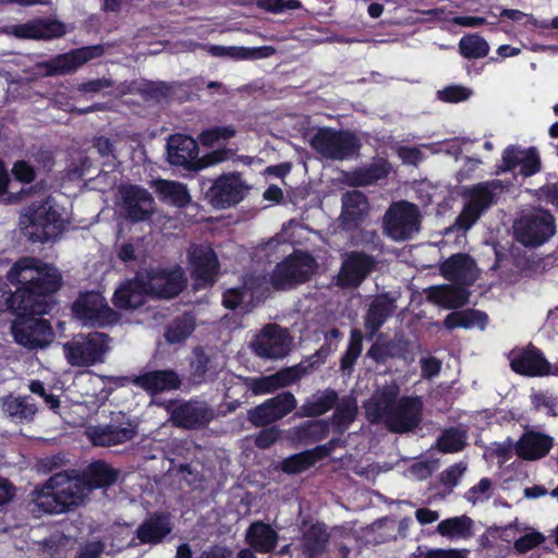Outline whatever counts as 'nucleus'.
<instances>
[{
	"label": "nucleus",
	"mask_w": 558,
	"mask_h": 558,
	"mask_svg": "<svg viewBox=\"0 0 558 558\" xmlns=\"http://www.w3.org/2000/svg\"><path fill=\"white\" fill-rule=\"evenodd\" d=\"M311 147L327 159L343 160L349 157V131L320 128L310 141Z\"/></svg>",
	"instance_id": "18"
},
{
	"label": "nucleus",
	"mask_w": 558,
	"mask_h": 558,
	"mask_svg": "<svg viewBox=\"0 0 558 558\" xmlns=\"http://www.w3.org/2000/svg\"><path fill=\"white\" fill-rule=\"evenodd\" d=\"M14 179L21 183H32L36 179L35 168L26 160H17L12 168Z\"/></svg>",
	"instance_id": "61"
},
{
	"label": "nucleus",
	"mask_w": 558,
	"mask_h": 558,
	"mask_svg": "<svg viewBox=\"0 0 558 558\" xmlns=\"http://www.w3.org/2000/svg\"><path fill=\"white\" fill-rule=\"evenodd\" d=\"M196 328V318L192 312H184L175 316L165 329V339L170 344L186 340Z\"/></svg>",
	"instance_id": "35"
},
{
	"label": "nucleus",
	"mask_w": 558,
	"mask_h": 558,
	"mask_svg": "<svg viewBox=\"0 0 558 558\" xmlns=\"http://www.w3.org/2000/svg\"><path fill=\"white\" fill-rule=\"evenodd\" d=\"M465 438V434L459 429H447L438 438L437 447L442 452H457L464 447Z\"/></svg>",
	"instance_id": "49"
},
{
	"label": "nucleus",
	"mask_w": 558,
	"mask_h": 558,
	"mask_svg": "<svg viewBox=\"0 0 558 558\" xmlns=\"http://www.w3.org/2000/svg\"><path fill=\"white\" fill-rule=\"evenodd\" d=\"M493 494V483L488 478H482L475 486L471 487L465 498L469 502L476 505L484 502L490 498Z\"/></svg>",
	"instance_id": "53"
},
{
	"label": "nucleus",
	"mask_w": 558,
	"mask_h": 558,
	"mask_svg": "<svg viewBox=\"0 0 558 558\" xmlns=\"http://www.w3.org/2000/svg\"><path fill=\"white\" fill-rule=\"evenodd\" d=\"M258 4L262 9L271 13H282L302 7L300 0H259Z\"/></svg>",
	"instance_id": "60"
},
{
	"label": "nucleus",
	"mask_w": 558,
	"mask_h": 558,
	"mask_svg": "<svg viewBox=\"0 0 558 558\" xmlns=\"http://www.w3.org/2000/svg\"><path fill=\"white\" fill-rule=\"evenodd\" d=\"M374 263L371 257L351 253V286H357L368 275Z\"/></svg>",
	"instance_id": "50"
},
{
	"label": "nucleus",
	"mask_w": 558,
	"mask_h": 558,
	"mask_svg": "<svg viewBox=\"0 0 558 558\" xmlns=\"http://www.w3.org/2000/svg\"><path fill=\"white\" fill-rule=\"evenodd\" d=\"M278 541V532L270 524L260 520L252 522L245 532V542L255 553L269 554L274 551Z\"/></svg>",
	"instance_id": "28"
},
{
	"label": "nucleus",
	"mask_w": 558,
	"mask_h": 558,
	"mask_svg": "<svg viewBox=\"0 0 558 558\" xmlns=\"http://www.w3.org/2000/svg\"><path fill=\"white\" fill-rule=\"evenodd\" d=\"M229 154L230 150L228 148H218L199 158L197 166H199V170H202L209 166L220 163L229 158Z\"/></svg>",
	"instance_id": "64"
},
{
	"label": "nucleus",
	"mask_w": 558,
	"mask_h": 558,
	"mask_svg": "<svg viewBox=\"0 0 558 558\" xmlns=\"http://www.w3.org/2000/svg\"><path fill=\"white\" fill-rule=\"evenodd\" d=\"M247 387L254 396L272 393L278 390L272 374L268 376L247 378Z\"/></svg>",
	"instance_id": "57"
},
{
	"label": "nucleus",
	"mask_w": 558,
	"mask_h": 558,
	"mask_svg": "<svg viewBox=\"0 0 558 558\" xmlns=\"http://www.w3.org/2000/svg\"><path fill=\"white\" fill-rule=\"evenodd\" d=\"M172 530L173 524L169 513L153 512L137 526L129 546L159 545L171 534Z\"/></svg>",
	"instance_id": "17"
},
{
	"label": "nucleus",
	"mask_w": 558,
	"mask_h": 558,
	"mask_svg": "<svg viewBox=\"0 0 558 558\" xmlns=\"http://www.w3.org/2000/svg\"><path fill=\"white\" fill-rule=\"evenodd\" d=\"M122 207L128 220L143 222L150 219L155 211L153 195L138 185H128L120 190Z\"/></svg>",
	"instance_id": "19"
},
{
	"label": "nucleus",
	"mask_w": 558,
	"mask_h": 558,
	"mask_svg": "<svg viewBox=\"0 0 558 558\" xmlns=\"http://www.w3.org/2000/svg\"><path fill=\"white\" fill-rule=\"evenodd\" d=\"M554 440L550 436L538 432H526L515 444V452L525 460H537L545 457L551 449Z\"/></svg>",
	"instance_id": "30"
},
{
	"label": "nucleus",
	"mask_w": 558,
	"mask_h": 558,
	"mask_svg": "<svg viewBox=\"0 0 558 558\" xmlns=\"http://www.w3.org/2000/svg\"><path fill=\"white\" fill-rule=\"evenodd\" d=\"M421 213L416 205L401 201L390 205L384 217V231L395 241H405L418 232Z\"/></svg>",
	"instance_id": "7"
},
{
	"label": "nucleus",
	"mask_w": 558,
	"mask_h": 558,
	"mask_svg": "<svg viewBox=\"0 0 558 558\" xmlns=\"http://www.w3.org/2000/svg\"><path fill=\"white\" fill-rule=\"evenodd\" d=\"M493 183H484L473 186L468 193V201L463 210L457 218V225L464 231L469 230L480 216L492 205Z\"/></svg>",
	"instance_id": "24"
},
{
	"label": "nucleus",
	"mask_w": 558,
	"mask_h": 558,
	"mask_svg": "<svg viewBox=\"0 0 558 558\" xmlns=\"http://www.w3.org/2000/svg\"><path fill=\"white\" fill-rule=\"evenodd\" d=\"M395 308L396 306L391 300L387 298L376 299L366 315V327L369 329V332L374 333L385 319L393 313Z\"/></svg>",
	"instance_id": "42"
},
{
	"label": "nucleus",
	"mask_w": 558,
	"mask_h": 558,
	"mask_svg": "<svg viewBox=\"0 0 558 558\" xmlns=\"http://www.w3.org/2000/svg\"><path fill=\"white\" fill-rule=\"evenodd\" d=\"M390 165L387 160L378 159L367 167H362L351 172V185H368L390 172Z\"/></svg>",
	"instance_id": "37"
},
{
	"label": "nucleus",
	"mask_w": 558,
	"mask_h": 558,
	"mask_svg": "<svg viewBox=\"0 0 558 558\" xmlns=\"http://www.w3.org/2000/svg\"><path fill=\"white\" fill-rule=\"evenodd\" d=\"M524 532L525 533L514 542V549L519 554H525L530 551L531 549L541 545L545 539L542 533L531 527L524 529Z\"/></svg>",
	"instance_id": "52"
},
{
	"label": "nucleus",
	"mask_w": 558,
	"mask_h": 558,
	"mask_svg": "<svg viewBox=\"0 0 558 558\" xmlns=\"http://www.w3.org/2000/svg\"><path fill=\"white\" fill-rule=\"evenodd\" d=\"M160 193L178 207H185L191 202V196L183 183L175 181H160Z\"/></svg>",
	"instance_id": "47"
},
{
	"label": "nucleus",
	"mask_w": 558,
	"mask_h": 558,
	"mask_svg": "<svg viewBox=\"0 0 558 558\" xmlns=\"http://www.w3.org/2000/svg\"><path fill=\"white\" fill-rule=\"evenodd\" d=\"M315 257L303 250H294L278 263L271 275L270 283L276 290H291L308 282L317 270Z\"/></svg>",
	"instance_id": "3"
},
{
	"label": "nucleus",
	"mask_w": 558,
	"mask_h": 558,
	"mask_svg": "<svg viewBox=\"0 0 558 558\" xmlns=\"http://www.w3.org/2000/svg\"><path fill=\"white\" fill-rule=\"evenodd\" d=\"M510 365L515 373L527 376L553 375L554 369V364L550 365L535 348L512 351L510 354Z\"/></svg>",
	"instance_id": "25"
},
{
	"label": "nucleus",
	"mask_w": 558,
	"mask_h": 558,
	"mask_svg": "<svg viewBox=\"0 0 558 558\" xmlns=\"http://www.w3.org/2000/svg\"><path fill=\"white\" fill-rule=\"evenodd\" d=\"M319 451V448H312L291 454L280 462L279 469L288 475L301 474L319 462L317 457Z\"/></svg>",
	"instance_id": "36"
},
{
	"label": "nucleus",
	"mask_w": 558,
	"mask_h": 558,
	"mask_svg": "<svg viewBox=\"0 0 558 558\" xmlns=\"http://www.w3.org/2000/svg\"><path fill=\"white\" fill-rule=\"evenodd\" d=\"M535 409L546 415H558V399L545 392H537L532 396Z\"/></svg>",
	"instance_id": "56"
},
{
	"label": "nucleus",
	"mask_w": 558,
	"mask_h": 558,
	"mask_svg": "<svg viewBox=\"0 0 558 558\" xmlns=\"http://www.w3.org/2000/svg\"><path fill=\"white\" fill-rule=\"evenodd\" d=\"M46 489H56L61 502L65 504V512L83 502L86 490L84 482L76 470H65L54 473L46 482Z\"/></svg>",
	"instance_id": "16"
},
{
	"label": "nucleus",
	"mask_w": 558,
	"mask_h": 558,
	"mask_svg": "<svg viewBox=\"0 0 558 558\" xmlns=\"http://www.w3.org/2000/svg\"><path fill=\"white\" fill-rule=\"evenodd\" d=\"M441 275L459 284H472L477 278V269L474 262L464 254H457L442 263Z\"/></svg>",
	"instance_id": "29"
},
{
	"label": "nucleus",
	"mask_w": 558,
	"mask_h": 558,
	"mask_svg": "<svg viewBox=\"0 0 558 558\" xmlns=\"http://www.w3.org/2000/svg\"><path fill=\"white\" fill-rule=\"evenodd\" d=\"M28 225L23 228V233L33 243H46L50 240H54L58 235L51 229H48L40 219L31 213L27 216Z\"/></svg>",
	"instance_id": "45"
},
{
	"label": "nucleus",
	"mask_w": 558,
	"mask_h": 558,
	"mask_svg": "<svg viewBox=\"0 0 558 558\" xmlns=\"http://www.w3.org/2000/svg\"><path fill=\"white\" fill-rule=\"evenodd\" d=\"M248 294L251 292L246 284L227 289L222 293V305L228 310L234 311L242 305Z\"/></svg>",
	"instance_id": "54"
},
{
	"label": "nucleus",
	"mask_w": 558,
	"mask_h": 558,
	"mask_svg": "<svg viewBox=\"0 0 558 558\" xmlns=\"http://www.w3.org/2000/svg\"><path fill=\"white\" fill-rule=\"evenodd\" d=\"M399 387L396 384L378 390L365 404L368 417L383 422L393 433H407L422 421L423 402L417 397L398 399Z\"/></svg>",
	"instance_id": "2"
},
{
	"label": "nucleus",
	"mask_w": 558,
	"mask_h": 558,
	"mask_svg": "<svg viewBox=\"0 0 558 558\" xmlns=\"http://www.w3.org/2000/svg\"><path fill=\"white\" fill-rule=\"evenodd\" d=\"M104 52L102 45L84 46L66 53L58 54L44 62L41 66L48 76L64 75L74 72L86 62L101 57Z\"/></svg>",
	"instance_id": "15"
},
{
	"label": "nucleus",
	"mask_w": 558,
	"mask_h": 558,
	"mask_svg": "<svg viewBox=\"0 0 558 558\" xmlns=\"http://www.w3.org/2000/svg\"><path fill=\"white\" fill-rule=\"evenodd\" d=\"M65 24L50 17H35L10 26V34L20 39L51 40L64 36Z\"/></svg>",
	"instance_id": "20"
},
{
	"label": "nucleus",
	"mask_w": 558,
	"mask_h": 558,
	"mask_svg": "<svg viewBox=\"0 0 558 558\" xmlns=\"http://www.w3.org/2000/svg\"><path fill=\"white\" fill-rule=\"evenodd\" d=\"M145 280L150 295L173 299L186 287V278L180 266L173 269L153 267L146 270Z\"/></svg>",
	"instance_id": "14"
},
{
	"label": "nucleus",
	"mask_w": 558,
	"mask_h": 558,
	"mask_svg": "<svg viewBox=\"0 0 558 558\" xmlns=\"http://www.w3.org/2000/svg\"><path fill=\"white\" fill-rule=\"evenodd\" d=\"M281 437L278 426L264 427L255 437L254 444L259 449H268Z\"/></svg>",
	"instance_id": "59"
},
{
	"label": "nucleus",
	"mask_w": 558,
	"mask_h": 558,
	"mask_svg": "<svg viewBox=\"0 0 558 558\" xmlns=\"http://www.w3.org/2000/svg\"><path fill=\"white\" fill-rule=\"evenodd\" d=\"M150 295L145 277L138 275L120 286L113 294V304L120 310H135L144 305Z\"/></svg>",
	"instance_id": "27"
},
{
	"label": "nucleus",
	"mask_w": 558,
	"mask_h": 558,
	"mask_svg": "<svg viewBox=\"0 0 558 558\" xmlns=\"http://www.w3.org/2000/svg\"><path fill=\"white\" fill-rule=\"evenodd\" d=\"M137 428L133 420L119 412L108 424L92 426L86 434L94 446L112 447L132 440L137 435Z\"/></svg>",
	"instance_id": "10"
},
{
	"label": "nucleus",
	"mask_w": 558,
	"mask_h": 558,
	"mask_svg": "<svg viewBox=\"0 0 558 558\" xmlns=\"http://www.w3.org/2000/svg\"><path fill=\"white\" fill-rule=\"evenodd\" d=\"M74 317L85 325L93 327H106L114 325L119 320V314L112 310L97 292L81 293L72 304Z\"/></svg>",
	"instance_id": "9"
},
{
	"label": "nucleus",
	"mask_w": 558,
	"mask_h": 558,
	"mask_svg": "<svg viewBox=\"0 0 558 558\" xmlns=\"http://www.w3.org/2000/svg\"><path fill=\"white\" fill-rule=\"evenodd\" d=\"M236 130L233 125H215L203 130L198 134V142L206 147H211L221 141H229L234 137Z\"/></svg>",
	"instance_id": "46"
},
{
	"label": "nucleus",
	"mask_w": 558,
	"mask_h": 558,
	"mask_svg": "<svg viewBox=\"0 0 558 558\" xmlns=\"http://www.w3.org/2000/svg\"><path fill=\"white\" fill-rule=\"evenodd\" d=\"M1 407L3 412L16 423L31 422L37 412V408L29 396L13 397L12 395L2 398Z\"/></svg>",
	"instance_id": "34"
},
{
	"label": "nucleus",
	"mask_w": 558,
	"mask_h": 558,
	"mask_svg": "<svg viewBox=\"0 0 558 558\" xmlns=\"http://www.w3.org/2000/svg\"><path fill=\"white\" fill-rule=\"evenodd\" d=\"M33 214L37 217V219H40V221H43L44 225L48 227V229H51L57 233V235H59L62 230V220L60 218V214L57 210L51 207H39L38 209L34 210Z\"/></svg>",
	"instance_id": "58"
},
{
	"label": "nucleus",
	"mask_w": 558,
	"mask_h": 558,
	"mask_svg": "<svg viewBox=\"0 0 558 558\" xmlns=\"http://www.w3.org/2000/svg\"><path fill=\"white\" fill-rule=\"evenodd\" d=\"M33 501L46 513H64L65 504L61 502L56 489H46V483L33 490Z\"/></svg>",
	"instance_id": "41"
},
{
	"label": "nucleus",
	"mask_w": 558,
	"mask_h": 558,
	"mask_svg": "<svg viewBox=\"0 0 558 558\" xmlns=\"http://www.w3.org/2000/svg\"><path fill=\"white\" fill-rule=\"evenodd\" d=\"M157 407L169 413V421L175 427L193 430L206 427L215 417L214 409L205 401L154 400Z\"/></svg>",
	"instance_id": "6"
},
{
	"label": "nucleus",
	"mask_w": 558,
	"mask_h": 558,
	"mask_svg": "<svg viewBox=\"0 0 558 558\" xmlns=\"http://www.w3.org/2000/svg\"><path fill=\"white\" fill-rule=\"evenodd\" d=\"M247 420L255 427H265L277 422L266 401L247 411Z\"/></svg>",
	"instance_id": "51"
},
{
	"label": "nucleus",
	"mask_w": 558,
	"mask_h": 558,
	"mask_svg": "<svg viewBox=\"0 0 558 558\" xmlns=\"http://www.w3.org/2000/svg\"><path fill=\"white\" fill-rule=\"evenodd\" d=\"M427 299L445 308H458L468 302L469 293L462 287L434 286L427 290Z\"/></svg>",
	"instance_id": "33"
},
{
	"label": "nucleus",
	"mask_w": 558,
	"mask_h": 558,
	"mask_svg": "<svg viewBox=\"0 0 558 558\" xmlns=\"http://www.w3.org/2000/svg\"><path fill=\"white\" fill-rule=\"evenodd\" d=\"M266 402L270 407L277 421L288 415L296 407L295 397L289 391L281 392L270 399H267Z\"/></svg>",
	"instance_id": "48"
},
{
	"label": "nucleus",
	"mask_w": 558,
	"mask_h": 558,
	"mask_svg": "<svg viewBox=\"0 0 558 558\" xmlns=\"http://www.w3.org/2000/svg\"><path fill=\"white\" fill-rule=\"evenodd\" d=\"M118 477L119 470L104 460L92 462L81 475L85 490L109 487L117 482Z\"/></svg>",
	"instance_id": "31"
},
{
	"label": "nucleus",
	"mask_w": 558,
	"mask_h": 558,
	"mask_svg": "<svg viewBox=\"0 0 558 558\" xmlns=\"http://www.w3.org/2000/svg\"><path fill=\"white\" fill-rule=\"evenodd\" d=\"M487 319L488 317L485 313L475 310H469L448 314L444 322V325L448 329H453L457 327H478L483 329L487 324Z\"/></svg>",
	"instance_id": "38"
},
{
	"label": "nucleus",
	"mask_w": 558,
	"mask_h": 558,
	"mask_svg": "<svg viewBox=\"0 0 558 558\" xmlns=\"http://www.w3.org/2000/svg\"><path fill=\"white\" fill-rule=\"evenodd\" d=\"M133 385L141 388L149 397L155 398L163 392L179 390L182 386V379L173 368H163L134 375Z\"/></svg>",
	"instance_id": "21"
},
{
	"label": "nucleus",
	"mask_w": 558,
	"mask_h": 558,
	"mask_svg": "<svg viewBox=\"0 0 558 558\" xmlns=\"http://www.w3.org/2000/svg\"><path fill=\"white\" fill-rule=\"evenodd\" d=\"M328 534L319 524H313L303 536L304 553L310 557L320 555L325 551L328 543Z\"/></svg>",
	"instance_id": "43"
},
{
	"label": "nucleus",
	"mask_w": 558,
	"mask_h": 558,
	"mask_svg": "<svg viewBox=\"0 0 558 558\" xmlns=\"http://www.w3.org/2000/svg\"><path fill=\"white\" fill-rule=\"evenodd\" d=\"M253 348L260 357H283L289 352L288 332L277 324H268L256 337Z\"/></svg>",
	"instance_id": "23"
},
{
	"label": "nucleus",
	"mask_w": 558,
	"mask_h": 558,
	"mask_svg": "<svg viewBox=\"0 0 558 558\" xmlns=\"http://www.w3.org/2000/svg\"><path fill=\"white\" fill-rule=\"evenodd\" d=\"M109 341V336L99 331L77 333L63 343V354L73 367H90L105 362L110 350Z\"/></svg>",
	"instance_id": "4"
},
{
	"label": "nucleus",
	"mask_w": 558,
	"mask_h": 558,
	"mask_svg": "<svg viewBox=\"0 0 558 558\" xmlns=\"http://www.w3.org/2000/svg\"><path fill=\"white\" fill-rule=\"evenodd\" d=\"M519 168L524 178L531 177L541 170V158L535 148L511 146L502 154V170Z\"/></svg>",
	"instance_id": "26"
},
{
	"label": "nucleus",
	"mask_w": 558,
	"mask_h": 558,
	"mask_svg": "<svg viewBox=\"0 0 558 558\" xmlns=\"http://www.w3.org/2000/svg\"><path fill=\"white\" fill-rule=\"evenodd\" d=\"M38 315L16 314L11 331L16 343L27 348L37 349L49 344L52 328L47 319Z\"/></svg>",
	"instance_id": "12"
},
{
	"label": "nucleus",
	"mask_w": 558,
	"mask_h": 558,
	"mask_svg": "<svg viewBox=\"0 0 558 558\" xmlns=\"http://www.w3.org/2000/svg\"><path fill=\"white\" fill-rule=\"evenodd\" d=\"M189 366L190 377L194 384L202 385L207 381L211 360L203 347L197 345L193 349Z\"/></svg>",
	"instance_id": "40"
},
{
	"label": "nucleus",
	"mask_w": 558,
	"mask_h": 558,
	"mask_svg": "<svg viewBox=\"0 0 558 558\" xmlns=\"http://www.w3.org/2000/svg\"><path fill=\"white\" fill-rule=\"evenodd\" d=\"M198 142L190 135H171L167 143V159L170 165L187 171L199 170Z\"/></svg>",
	"instance_id": "22"
},
{
	"label": "nucleus",
	"mask_w": 558,
	"mask_h": 558,
	"mask_svg": "<svg viewBox=\"0 0 558 558\" xmlns=\"http://www.w3.org/2000/svg\"><path fill=\"white\" fill-rule=\"evenodd\" d=\"M437 532L448 538H466L472 534V520L466 515L442 520L437 525Z\"/></svg>",
	"instance_id": "39"
},
{
	"label": "nucleus",
	"mask_w": 558,
	"mask_h": 558,
	"mask_svg": "<svg viewBox=\"0 0 558 558\" xmlns=\"http://www.w3.org/2000/svg\"><path fill=\"white\" fill-rule=\"evenodd\" d=\"M514 232L518 241L524 245H541L555 233L554 218L546 210L534 211L514 225Z\"/></svg>",
	"instance_id": "13"
},
{
	"label": "nucleus",
	"mask_w": 558,
	"mask_h": 558,
	"mask_svg": "<svg viewBox=\"0 0 558 558\" xmlns=\"http://www.w3.org/2000/svg\"><path fill=\"white\" fill-rule=\"evenodd\" d=\"M466 470L463 462L456 463L441 473V482L448 487H453Z\"/></svg>",
	"instance_id": "63"
},
{
	"label": "nucleus",
	"mask_w": 558,
	"mask_h": 558,
	"mask_svg": "<svg viewBox=\"0 0 558 558\" xmlns=\"http://www.w3.org/2000/svg\"><path fill=\"white\" fill-rule=\"evenodd\" d=\"M14 291V313L26 315L49 314L56 304L54 294L62 286L57 267L36 257H22L7 274Z\"/></svg>",
	"instance_id": "1"
},
{
	"label": "nucleus",
	"mask_w": 558,
	"mask_h": 558,
	"mask_svg": "<svg viewBox=\"0 0 558 558\" xmlns=\"http://www.w3.org/2000/svg\"><path fill=\"white\" fill-rule=\"evenodd\" d=\"M190 274L198 288L216 283L220 271L218 255L209 244H192L187 251Z\"/></svg>",
	"instance_id": "11"
},
{
	"label": "nucleus",
	"mask_w": 558,
	"mask_h": 558,
	"mask_svg": "<svg viewBox=\"0 0 558 558\" xmlns=\"http://www.w3.org/2000/svg\"><path fill=\"white\" fill-rule=\"evenodd\" d=\"M342 430L349 425V397H343L336 408L331 420L305 421L292 429V439L307 446L325 439L330 430V425Z\"/></svg>",
	"instance_id": "8"
},
{
	"label": "nucleus",
	"mask_w": 558,
	"mask_h": 558,
	"mask_svg": "<svg viewBox=\"0 0 558 558\" xmlns=\"http://www.w3.org/2000/svg\"><path fill=\"white\" fill-rule=\"evenodd\" d=\"M199 185L204 198L215 209H227L240 204L250 191V185L239 172L203 179Z\"/></svg>",
	"instance_id": "5"
},
{
	"label": "nucleus",
	"mask_w": 558,
	"mask_h": 558,
	"mask_svg": "<svg viewBox=\"0 0 558 558\" xmlns=\"http://www.w3.org/2000/svg\"><path fill=\"white\" fill-rule=\"evenodd\" d=\"M472 92L463 86L452 85L438 92L439 99L447 102H459L466 100Z\"/></svg>",
	"instance_id": "62"
},
{
	"label": "nucleus",
	"mask_w": 558,
	"mask_h": 558,
	"mask_svg": "<svg viewBox=\"0 0 558 558\" xmlns=\"http://www.w3.org/2000/svg\"><path fill=\"white\" fill-rule=\"evenodd\" d=\"M369 204L366 196L359 191H351V222L362 221L367 217Z\"/></svg>",
	"instance_id": "55"
},
{
	"label": "nucleus",
	"mask_w": 558,
	"mask_h": 558,
	"mask_svg": "<svg viewBox=\"0 0 558 558\" xmlns=\"http://www.w3.org/2000/svg\"><path fill=\"white\" fill-rule=\"evenodd\" d=\"M338 400L339 396L335 389L327 388L325 390H317L311 397L306 398L299 408L298 415L301 417L320 416L333 409Z\"/></svg>",
	"instance_id": "32"
},
{
	"label": "nucleus",
	"mask_w": 558,
	"mask_h": 558,
	"mask_svg": "<svg viewBox=\"0 0 558 558\" xmlns=\"http://www.w3.org/2000/svg\"><path fill=\"white\" fill-rule=\"evenodd\" d=\"M459 49L461 54L468 59L484 58L489 52L487 41L478 35L463 36L459 41Z\"/></svg>",
	"instance_id": "44"
}]
</instances>
